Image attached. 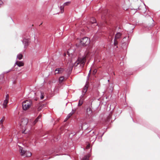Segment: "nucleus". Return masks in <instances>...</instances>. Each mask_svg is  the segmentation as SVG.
<instances>
[{
    "mask_svg": "<svg viewBox=\"0 0 160 160\" xmlns=\"http://www.w3.org/2000/svg\"><path fill=\"white\" fill-rule=\"evenodd\" d=\"M87 57V56H86L85 57H84L82 58H79L78 60H77L76 62H74V65L72 62H70L69 64L70 68L72 69L73 65L76 67L79 64H80L82 67H83L86 62Z\"/></svg>",
    "mask_w": 160,
    "mask_h": 160,
    "instance_id": "nucleus-2",
    "label": "nucleus"
},
{
    "mask_svg": "<svg viewBox=\"0 0 160 160\" xmlns=\"http://www.w3.org/2000/svg\"><path fill=\"white\" fill-rule=\"evenodd\" d=\"M83 103V100H80L79 102H78V105L79 106H81L82 104Z\"/></svg>",
    "mask_w": 160,
    "mask_h": 160,
    "instance_id": "nucleus-22",
    "label": "nucleus"
},
{
    "mask_svg": "<svg viewBox=\"0 0 160 160\" xmlns=\"http://www.w3.org/2000/svg\"><path fill=\"white\" fill-rule=\"evenodd\" d=\"M75 111L73 110H72V112L69 114L67 116V117L66 119L64 120V121H66L68 119H69L72 115V114Z\"/></svg>",
    "mask_w": 160,
    "mask_h": 160,
    "instance_id": "nucleus-12",
    "label": "nucleus"
},
{
    "mask_svg": "<svg viewBox=\"0 0 160 160\" xmlns=\"http://www.w3.org/2000/svg\"><path fill=\"white\" fill-rule=\"evenodd\" d=\"M28 122V120L26 118H22L19 122V125L21 128L24 130L22 132L23 133H27L29 131V129L27 130L28 126H27Z\"/></svg>",
    "mask_w": 160,
    "mask_h": 160,
    "instance_id": "nucleus-1",
    "label": "nucleus"
},
{
    "mask_svg": "<svg viewBox=\"0 0 160 160\" xmlns=\"http://www.w3.org/2000/svg\"><path fill=\"white\" fill-rule=\"evenodd\" d=\"M91 22L92 23H96V20L94 18H92V19Z\"/></svg>",
    "mask_w": 160,
    "mask_h": 160,
    "instance_id": "nucleus-23",
    "label": "nucleus"
},
{
    "mask_svg": "<svg viewBox=\"0 0 160 160\" xmlns=\"http://www.w3.org/2000/svg\"><path fill=\"white\" fill-rule=\"evenodd\" d=\"M118 44V41H117V39H114V45L115 46H116Z\"/></svg>",
    "mask_w": 160,
    "mask_h": 160,
    "instance_id": "nucleus-26",
    "label": "nucleus"
},
{
    "mask_svg": "<svg viewBox=\"0 0 160 160\" xmlns=\"http://www.w3.org/2000/svg\"><path fill=\"white\" fill-rule=\"evenodd\" d=\"M0 125H1L2 129L4 128V126L3 125V124H2V125L0 124Z\"/></svg>",
    "mask_w": 160,
    "mask_h": 160,
    "instance_id": "nucleus-28",
    "label": "nucleus"
},
{
    "mask_svg": "<svg viewBox=\"0 0 160 160\" xmlns=\"http://www.w3.org/2000/svg\"><path fill=\"white\" fill-rule=\"evenodd\" d=\"M43 106L42 105L40 106V107H39L38 108V111H40L41 110Z\"/></svg>",
    "mask_w": 160,
    "mask_h": 160,
    "instance_id": "nucleus-25",
    "label": "nucleus"
},
{
    "mask_svg": "<svg viewBox=\"0 0 160 160\" xmlns=\"http://www.w3.org/2000/svg\"><path fill=\"white\" fill-rule=\"evenodd\" d=\"M5 120V117L3 116L2 117V119L0 120V124H3V122Z\"/></svg>",
    "mask_w": 160,
    "mask_h": 160,
    "instance_id": "nucleus-17",
    "label": "nucleus"
},
{
    "mask_svg": "<svg viewBox=\"0 0 160 160\" xmlns=\"http://www.w3.org/2000/svg\"><path fill=\"white\" fill-rule=\"evenodd\" d=\"M44 96H45L44 93L43 92H41V93H40V99L41 100H42V99H43Z\"/></svg>",
    "mask_w": 160,
    "mask_h": 160,
    "instance_id": "nucleus-18",
    "label": "nucleus"
},
{
    "mask_svg": "<svg viewBox=\"0 0 160 160\" xmlns=\"http://www.w3.org/2000/svg\"><path fill=\"white\" fill-rule=\"evenodd\" d=\"M19 151L21 155L23 157H30L31 156V153L29 151H25L21 147L19 146Z\"/></svg>",
    "mask_w": 160,
    "mask_h": 160,
    "instance_id": "nucleus-4",
    "label": "nucleus"
},
{
    "mask_svg": "<svg viewBox=\"0 0 160 160\" xmlns=\"http://www.w3.org/2000/svg\"><path fill=\"white\" fill-rule=\"evenodd\" d=\"M70 2H65L63 4V5L64 6H68V5L70 4Z\"/></svg>",
    "mask_w": 160,
    "mask_h": 160,
    "instance_id": "nucleus-24",
    "label": "nucleus"
},
{
    "mask_svg": "<svg viewBox=\"0 0 160 160\" xmlns=\"http://www.w3.org/2000/svg\"><path fill=\"white\" fill-rule=\"evenodd\" d=\"M74 51L73 48H70L67 52V53L69 57H71L73 54Z\"/></svg>",
    "mask_w": 160,
    "mask_h": 160,
    "instance_id": "nucleus-10",
    "label": "nucleus"
},
{
    "mask_svg": "<svg viewBox=\"0 0 160 160\" xmlns=\"http://www.w3.org/2000/svg\"><path fill=\"white\" fill-rule=\"evenodd\" d=\"M41 117V115H39V116L38 117V118L35 119V120L34 121L33 123H32L33 125H35L38 121V120L40 119Z\"/></svg>",
    "mask_w": 160,
    "mask_h": 160,
    "instance_id": "nucleus-13",
    "label": "nucleus"
},
{
    "mask_svg": "<svg viewBox=\"0 0 160 160\" xmlns=\"http://www.w3.org/2000/svg\"><path fill=\"white\" fill-rule=\"evenodd\" d=\"M93 138H94V142L95 141V139H96V138H97V137L96 136V135H94L93 136Z\"/></svg>",
    "mask_w": 160,
    "mask_h": 160,
    "instance_id": "nucleus-29",
    "label": "nucleus"
},
{
    "mask_svg": "<svg viewBox=\"0 0 160 160\" xmlns=\"http://www.w3.org/2000/svg\"><path fill=\"white\" fill-rule=\"evenodd\" d=\"M121 34L120 32H118L117 33L115 36V39H117L119 38L121 36Z\"/></svg>",
    "mask_w": 160,
    "mask_h": 160,
    "instance_id": "nucleus-14",
    "label": "nucleus"
},
{
    "mask_svg": "<svg viewBox=\"0 0 160 160\" xmlns=\"http://www.w3.org/2000/svg\"><path fill=\"white\" fill-rule=\"evenodd\" d=\"M92 111L91 109V106H89L86 110V117H90L92 115Z\"/></svg>",
    "mask_w": 160,
    "mask_h": 160,
    "instance_id": "nucleus-6",
    "label": "nucleus"
},
{
    "mask_svg": "<svg viewBox=\"0 0 160 160\" xmlns=\"http://www.w3.org/2000/svg\"><path fill=\"white\" fill-rule=\"evenodd\" d=\"M90 145L89 144H88L86 146V148L87 149H89L90 147Z\"/></svg>",
    "mask_w": 160,
    "mask_h": 160,
    "instance_id": "nucleus-27",
    "label": "nucleus"
},
{
    "mask_svg": "<svg viewBox=\"0 0 160 160\" xmlns=\"http://www.w3.org/2000/svg\"><path fill=\"white\" fill-rule=\"evenodd\" d=\"M64 6L63 5V6H61L60 7V9L61 13H62L64 12Z\"/></svg>",
    "mask_w": 160,
    "mask_h": 160,
    "instance_id": "nucleus-20",
    "label": "nucleus"
},
{
    "mask_svg": "<svg viewBox=\"0 0 160 160\" xmlns=\"http://www.w3.org/2000/svg\"><path fill=\"white\" fill-rule=\"evenodd\" d=\"M94 72H95V73H96V72H97V70L95 69L94 70Z\"/></svg>",
    "mask_w": 160,
    "mask_h": 160,
    "instance_id": "nucleus-34",
    "label": "nucleus"
},
{
    "mask_svg": "<svg viewBox=\"0 0 160 160\" xmlns=\"http://www.w3.org/2000/svg\"><path fill=\"white\" fill-rule=\"evenodd\" d=\"M64 56H66V53H64Z\"/></svg>",
    "mask_w": 160,
    "mask_h": 160,
    "instance_id": "nucleus-35",
    "label": "nucleus"
},
{
    "mask_svg": "<svg viewBox=\"0 0 160 160\" xmlns=\"http://www.w3.org/2000/svg\"><path fill=\"white\" fill-rule=\"evenodd\" d=\"M88 82H86V84L83 88V90L82 91V94L84 95L87 91V89L88 87Z\"/></svg>",
    "mask_w": 160,
    "mask_h": 160,
    "instance_id": "nucleus-9",
    "label": "nucleus"
},
{
    "mask_svg": "<svg viewBox=\"0 0 160 160\" xmlns=\"http://www.w3.org/2000/svg\"><path fill=\"white\" fill-rule=\"evenodd\" d=\"M89 76H88L87 77V81L88 82V80L89 79Z\"/></svg>",
    "mask_w": 160,
    "mask_h": 160,
    "instance_id": "nucleus-32",
    "label": "nucleus"
},
{
    "mask_svg": "<svg viewBox=\"0 0 160 160\" xmlns=\"http://www.w3.org/2000/svg\"><path fill=\"white\" fill-rule=\"evenodd\" d=\"M64 78L63 77V76L60 77L59 78V82L60 83L62 82L63 81V80H64Z\"/></svg>",
    "mask_w": 160,
    "mask_h": 160,
    "instance_id": "nucleus-21",
    "label": "nucleus"
},
{
    "mask_svg": "<svg viewBox=\"0 0 160 160\" xmlns=\"http://www.w3.org/2000/svg\"><path fill=\"white\" fill-rule=\"evenodd\" d=\"M90 39L87 37L82 38L80 40L81 44L83 46L88 45L90 43Z\"/></svg>",
    "mask_w": 160,
    "mask_h": 160,
    "instance_id": "nucleus-5",
    "label": "nucleus"
},
{
    "mask_svg": "<svg viewBox=\"0 0 160 160\" xmlns=\"http://www.w3.org/2000/svg\"><path fill=\"white\" fill-rule=\"evenodd\" d=\"M8 98L9 96L8 94L6 95V98L4 100V102L2 104V107L3 108H6L7 107V105L8 102Z\"/></svg>",
    "mask_w": 160,
    "mask_h": 160,
    "instance_id": "nucleus-7",
    "label": "nucleus"
},
{
    "mask_svg": "<svg viewBox=\"0 0 160 160\" xmlns=\"http://www.w3.org/2000/svg\"><path fill=\"white\" fill-rule=\"evenodd\" d=\"M3 4V2L0 0V7Z\"/></svg>",
    "mask_w": 160,
    "mask_h": 160,
    "instance_id": "nucleus-31",
    "label": "nucleus"
},
{
    "mask_svg": "<svg viewBox=\"0 0 160 160\" xmlns=\"http://www.w3.org/2000/svg\"><path fill=\"white\" fill-rule=\"evenodd\" d=\"M15 65H17L19 67L23 66L24 65L23 62L22 61H16L15 63Z\"/></svg>",
    "mask_w": 160,
    "mask_h": 160,
    "instance_id": "nucleus-11",
    "label": "nucleus"
},
{
    "mask_svg": "<svg viewBox=\"0 0 160 160\" xmlns=\"http://www.w3.org/2000/svg\"><path fill=\"white\" fill-rule=\"evenodd\" d=\"M23 57V55L22 54L20 53L17 55V58L19 60L21 59Z\"/></svg>",
    "mask_w": 160,
    "mask_h": 160,
    "instance_id": "nucleus-15",
    "label": "nucleus"
},
{
    "mask_svg": "<svg viewBox=\"0 0 160 160\" xmlns=\"http://www.w3.org/2000/svg\"><path fill=\"white\" fill-rule=\"evenodd\" d=\"M58 70L60 73H61L63 72V69L62 68H57L56 69V71H57Z\"/></svg>",
    "mask_w": 160,
    "mask_h": 160,
    "instance_id": "nucleus-16",
    "label": "nucleus"
},
{
    "mask_svg": "<svg viewBox=\"0 0 160 160\" xmlns=\"http://www.w3.org/2000/svg\"><path fill=\"white\" fill-rule=\"evenodd\" d=\"M58 73H60L58 70L57 71H56V70H55V74H58Z\"/></svg>",
    "mask_w": 160,
    "mask_h": 160,
    "instance_id": "nucleus-30",
    "label": "nucleus"
},
{
    "mask_svg": "<svg viewBox=\"0 0 160 160\" xmlns=\"http://www.w3.org/2000/svg\"><path fill=\"white\" fill-rule=\"evenodd\" d=\"M32 104V101L30 100L24 101L22 102V106L23 110H26L28 109Z\"/></svg>",
    "mask_w": 160,
    "mask_h": 160,
    "instance_id": "nucleus-3",
    "label": "nucleus"
},
{
    "mask_svg": "<svg viewBox=\"0 0 160 160\" xmlns=\"http://www.w3.org/2000/svg\"><path fill=\"white\" fill-rule=\"evenodd\" d=\"M30 39L28 38H23V40H22V42L23 44L24 45V48H25L27 47L28 44L29 43V42Z\"/></svg>",
    "mask_w": 160,
    "mask_h": 160,
    "instance_id": "nucleus-8",
    "label": "nucleus"
},
{
    "mask_svg": "<svg viewBox=\"0 0 160 160\" xmlns=\"http://www.w3.org/2000/svg\"><path fill=\"white\" fill-rule=\"evenodd\" d=\"M90 72H91V70H90L88 76H90Z\"/></svg>",
    "mask_w": 160,
    "mask_h": 160,
    "instance_id": "nucleus-33",
    "label": "nucleus"
},
{
    "mask_svg": "<svg viewBox=\"0 0 160 160\" xmlns=\"http://www.w3.org/2000/svg\"><path fill=\"white\" fill-rule=\"evenodd\" d=\"M89 157V155L85 156L83 158L82 160H87L88 159Z\"/></svg>",
    "mask_w": 160,
    "mask_h": 160,
    "instance_id": "nucleus-19",
    "label": "nucleus"
}]
</instances>
